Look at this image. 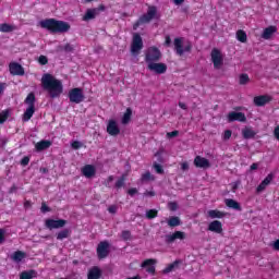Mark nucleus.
Returning a JSON list of instances; mask_svg holds the SVG:
<instances>
[{
    "mask_svg": "<svg viewBox=\"0 0 279 279\" xmlns=\"http://www.w3.org/2000/svg\"><path fill=\"white\" fill-rule=\"evenodd\" d=\"M227 121L229 123H234V121H239L240 123H245V121H247V117H245V113L243 112L231 111L227 116Z\"/></svg>",
    "mask_w": 279,
    "mask_h": 279,
    "instance_id": "nucleus-13",
    "label": "nucleus"
},
{
    "mask_svg": "<svg viewBox=\"0 0 279 279\" xmlns=\"http://www.w3.org/2000/svg\"><path fill=\"white\" fill-rule=\"evenodd\" d=\"M225 204L227 208H231L232 210H238L239 213L243 210V207H241V203L236 202L235 199L226 198Z\"/></svg>",
    "mask_w": 279,
    "mask_h": 279,
    "instance_id": "nucleus-22",
    "label": "nucleus"
},
{
    "mask_svg": "<svg viewBox=\"0 0 279 279\" xmlns=\"http://www.w3.org/2000/svg\"><path fill=\"white\" fill-rule=\"evenodd\" d=\"M136 193H138V190L136 187H132V189L128 190V195H130L131 197H134V195H136Z\"/></svg>",
    "mask_w": 279,
    "mask_h": 279,
    "instance_id": "nucleus-55",
    "label": "nucleus"
},
{
    "mask_svg": "<svg viewBox=\"0 0 279 279\" xmlns=\"http://www.w3.org/2000/svg\"><path fill=\"white\" fill-rule=\"evenodd\" d=\"M24 104L29 108H36V95L34 93H29L25 98Z\"/></svg>",
    "mask_w": 279,
    "mask_h": 279,
    "instance_id": "nucleus-31",
    "label": "nucleus"
},
{
    "mask_svg": "<svg viewBox=\"0 0 279 279\" xmlns=\"http://www.w3.org/2000/svg\"><path fill=\"white\" fill-rule=\"evenodd\" d=\"M41 86L45 90H49L50 97L56 99V97H60L62 95V82L53 77V75L46 73L41 77Z\"/></svg>",
    "mask_w": 279,
    "mask_h": 279,
    "instance_id": "nucleus-1",
    "label": "nucleus"
},
{
    "mask_svg": "<svg viewBox=\"0 0 279 279\" xmlns=\"http://www.w3.org/2000/svg\"><path fill=\"white\" fill-rule=\"evenodd\" d=\"M20 165H22V167H27V165H29V157H23L20 161Z\"/></svg>",
    "mask_w": 279,
    "mask_h": 279,
    "instance_id": "nucleus-50",
    "label": "nucleus"
},
{
    "mask_svg": "<svg viewBox=\"0 0 279 279\" xmlns=\"http://www.w3.org/2000/svg\"><path fill=\"white\" fill-rule=\"evenodd\" d=\"M166 47H169L171 45V37L166 36V41H165Z\"/></svg>",
    "mask_w": 279,
    "mask_h": 279,
    "instance_id": "nucleus-64",
    "label": "nucleus"
},
{
    "mask_svg": "<svg viewBox=\"0 0 279 279\" xmlns=\"http://www.w3.org/2000/svg\"><path fill=\"white\" fill-rule=\"evenodd\" d=\"M158 16V8L156 5H149L147 12L144 13L140 19L133 24V29H138L141 25H147V23H151L154 19Z\"/></svg>",
    "mask_w": 279,
    "mask_h": 279,
    "instance_id": "nucleus-3",
    "label": "nucleus"
},
{
    "mask_svg": "<svg viewBox=\"0 0 279 279\" xmlns=\"http://www.w3.org/2000/svg\"><path fill=\"white\" fill-rule=\"evenodd\" d=\"M16 31V27L12 24H8V23H2L0 24V32H2L3 34H10L11 32Z\"/></svg>",
    "mask_w": 279,
    "mask_h": 279,
    "instance_id": "nucleus-33",
    "label": "nucleus"
},
{
    "mask_svg": "<svg viewBox=\"0 0 279 279\" xmlns=\"http://www.w3.org/2000/svg\"><path fill=\"white\" fill-rule=\"evenodd\" d=\"M272 99L274 98L269 95H259L253 98V104L257 106V108H263V106H267Z\"/></svg>",
    "mask_w": 279,
    "mask_h": 279,
    "instance_id": "nucleus-14",
    "label": "nucleus"
},
{
    "mask_svg": "<svg viewBox=\"0 0 279 279\" xmlns=\"http://www.w3.org/2000/svg\"><path fill=\"white\" fill-rule=\"evenodd\" d=\"M9 117H10L9 110H4V111L0 112V125L5 123V121H8Z\"/></svg>",
    "mask_w": 279,
    "mask_h": 279,
    "instance_id": "nucleus-40",
    "label": "nucleus"
},
{
    "mask_svg": "<svg viewBox=\"0 0 279 279\" xmlns=\"http://www.w3.org/2000/svg\"><path fill=\"white\" fill-rule=\"evenodd\" d=\"M207 230L209 232H215V234H223V223L219 220H214L209 222Z\"/></svg>",
    "mask_w": 279,
    "mask_h": 279,
    "instance_id": "nucleus-18",
    "label": "nucleus"
},
{
    "mask_svg": "<svg viewBox=\"0 0 279 279\" xmlns=\"http://www.w3.org/2000/svg\"><path fill=\"white\" fill-rule=\"evenodd\" d=\"M148 71H151L153 73H156L157 75H163V73H167V63L162 62H154L149 63L147 65Z\"/></svg>",
    "mask_w": 279,
    "mask_h": 279,
    "instance_id": "nucleus-11",
    "label": "nucleus"
},
{
    "mask_svg": "<svg viewBox=\"0 0 279 279\" xmlns=\"http://www.w3.org/2000/svg\"><path fill=\"white\" fill-rule=\"evenodd\" d=\"M156 263H157L156 259H154V258H148V259H145V260L142 263L141 267H142L143 269L146 268L147 274H151V275L154 276V275L156 274V266H154V265H156Z\"/></svg>",
    "mask_w": 279,
    "mask_h": 279,
    "instance_id": "nucleus-17",
    "label": "nucleus"
},
{
    "mask_svg": "<svg viewBox=\"0 0 279 279\" xmlns=\"http://www.w3.org/2000/svg\"><path fill=\"white\" fill-rule=\"evenodd\" d=\"M81 173L84 175V178L90 180L97 175V168L94 165H85L83 168H81Z\"/></svg>",
    "mask_w": 279,
    "mask_h": 279,
    "instance_id": "nucleus-15",
    "label": "nucleus"
},
{
    "mask_svg": "<svg viewBox=\"0 0 279 279\" xmlns=\"http://www.w3.org/2000/svg\"><path fill=\"white\" fill-rule=\"evenodd\" d=\"M96 254L99 260L108 258V256L110 255V243L108 241L99 242L96 248Z\"/></svg>",
    "mask_w": 279,
    "mask_h": 279,
    "instance_id": "nucleus-7",
    "label": "nucleus"
},
{
    "mask_svg": "<svg viewBox=\"0 0 279 279\" xmlns=\"http://www.w3.org/2000/svg\"><path fill=\"white\" fill-rule=\"evenodd\" d=\"M272 248H274L276 252H279V239L276 240V241L272 243Z\"/></svg>",
    "mask_w": 279,
    "mask_h": 279,
    "instance_id": "nucleus-59",
    "label": "nucleus"
},
{
    "mask_svg": "<svg viewBox=\"0 0 279 279\" xmlns=\"http://www.w3.org/2000/svg\"><path fill=\"white\" fill-rule=\"evenodd\" d=\"M242 136H243V138H245L247 141L250 138H254L256 136V132L254 130H252L251 128H244L242 130Z\"/></svg>",
    "mask_w": 279,
    "mask_h": 279,
    "instance_id": "nucleus-32",
    "label": "nucleus"
},
{
    "mask_svg": "<svg viewBox=\"0 0 279 279\" xmlns=\"http://www.w3.org/2000/svg\"><path fill=\"white\" fill-rule=\"evenodd\" d=\"M38 62L39 64H41L43 66H45V64H48L49 63V59L46 57V56H39L38 58Z\"/></svg>",
    "mask_w": 279,
    "mask_h": 279,
    "instance_id": "nucleus-46",
    "label": "nucleus"
},
{
    "mask_svg": "<svg viewBox=\"0 0 279 279\" xmlns=\"http://www.w3.org/2000/svg\"><path fill=\"white\" fill-rule=\"evenodd\" d=\"M41 213H51V208L47 206V203H41Z\"/></svg>",
    "mask_w": 279,
    "mask_h": 279,
    "instance_id": "nucleus-51",
    "label": "nucleus"
},
{
    "mask_svg": "<svg viewBox=\"0 0 279 279\" xmlns=\"http://www.w3.org/2000/svg\"><path fill=\"white\" fill-rule=\"evenodd\" d=\"M274 135H275V138H277V141H279V125L277 128H275Z\"/></svg>",
    "mask_w": 279,
    "mask_h": 279,
    "instance_id": "nucleus-61",
    "label": "nucleus"
},
{
    "mask_svg": "<svg viewBox=\"0 0 279 279\" xmlns=\"http://www.w3.org/2000/svg\"><path fill=\"white\" fill-rule=\"evenodd\" d=\"M101 278V269L97 266L92 267L87 272V279H99Z\"/></svg>",
    "mask_w": 279,
    "mask_h": 279,
    "instance_id": "nucleus-25",
    "label": "nucleus"
},
{
    "mask_svg": "<svg viewBox=\"0 0 279 279\" xmlns=\"http://www.w3.org/2000/svg\"><path fill=\"white\" fill-rule=\"evenodd\" d=\"M25 256H26L25 252H23V251H15L12 254L11 258H12V260H14V263H21V260H23V258H25Z\"/></svg>",
    "mask_w": 279,
    "mask_h": 279,
    "instance_id": "nucleus-35",
    "label": "nucleus"
},
{
    "mask_svg": "<svg viewBox=\"0 0 279 279\" xmlns=\"http://www.w3.org/2000/svg\"><path fill=\"white\" fill-rule=\"evenodd\" d=\"M153 167H154L156 173H158L159 175H162V173H165V169L162 168V166L160 163H154Z\"/></svg>",
    "mask_w": 279,
    "mask_h": 279,
    "instance_id": "nucleus-43",
    "label": "nucleus"
},
{
    "mask_svg": "<svg viewBox=\"0 0 279 279\" xmlns=\"http://www.w3.org/2000/svg\"><path fill=\"white\" fill-rule=\"evenodd\" d=\"M107 132L110 136H119V134H121V129H119V124H117V121L109 120L107 124Z\"/></svg>",
    "mask_w": 279,
    "mask_h": 279,
    "instance_id": "nucleus-19",
    "label": "nucleus"
},
{
    "mask_svg": "<svg viewBox=\"0 0 279 279\" xmlns=\"http://www.w3.org/2000/svg\"><path fill=\"white\" fill-rule=\"evenodd\" d=\"M97 16V9H88L83 16V21H93Z\"/></svg>",
    "mask_w": 279,
    "mask_h": 279,
    "instance_id": "nucleus-34",
    "label": "nucleus"
},
{
    "mask_svg": "<svg viewBox=\"0 0 279 279\" xmlns=\"http://www.w3.org/2000/svg\"><path fill=\"white\" fill-rule=\"evenodd\" d=\"M108 213H110V215H117V206L116 205L109 206Z\"/></svg>",
    "mask_w": 279,
    "mask_h": 279,
    "instance_id": "nucleus-56",
    "label": "nucleus"
},
{
    "mask_svg": "<svg viewBox=\"0 0 279 279\" xmlns=\"http://www.w3.org/2000/svg\"><path fill=\"white\" fill-rule=\"evenodd\" d=\"M168 208H169V210H171L172 213H175V210H178V203H175V202H170V203L168 204Z\"/></svg>",
    "mask_w": 279,
    "mask_h": 279,
    "instance_id": "nucleus-49",
    "label": "nucleus"
},
{
    "mask_svg": "<svg viewBox=\"0 0 279 279\" xmlns=\"http://www.w3.org/2000/svg\"><path fill=\"white\" fill-rule=\"evenodd\" d=\"M114 181V175H109L107 178V180L104 181V186H106L107 189H110V182H113Z\"/></svg>",
    "mask_w": 279,
    "mask_h": 279,
    "instance_id": "nucleus-47",
    "label": "nucleus"
},
{
    "mask_svg": "<svg viewBox=\"0 0 279 279\" xmlns=\"http://www.w3.org/2000/svg\"><path fill=\"white\" fill-rule=\"evenodd\" d=\"M71 236V230L63 229L57 233V241H64V239H69Z\"/></svg>",
    "mask_w": 279,
    "mask_h": 279,
    "instance_id": "nucleus-36",
    "label": "nucleus"
},
{
    "mask_svg": "<svg viewBox=\"0 0 279 279\" xmlns=\"http://www.w3.org/2000/svg\"><path fill=\"white\" fill-rule=\"evenodd\" d=\"M39 25L41 29H47L50 34H66L71 29V24L56 19L41 20Z\"/></svg>",
    "mask_w": 279,
    "mask_h": 279,
    "instance_id": "nucleus-2",
    "label": "nucleus"
},
{
    "mask_svg": "<svg viewBox=\"0 0 279 279\" xmlns=\"http://www.w3.org/2000/svg\"><path fill=\"white\" fill-rule=\"evenodd\" d=\"M223 141H230L232 138V131L226 130L223 135H222Z\"/></svg>",
    "mask_w": 279,
    "mask_h": 279,
    "instance_id": "nucleus-48",
    "label": "nucleus"
},
{
    "mask_svg": "<svg viewBox=\"0 0 279 279\" xmlns=\"http://www.w3.org/2000/svg\"><path fill=\"white\" fill-rule=\"evenodd\" d=\"M52 143L49 140H41L36 143L35 149L36 151H45V149H49L51 147Z\"/></svg>",
    "mask_w": 279,
    "mask_h": 279,
    "instance_id": "nucleus-23",
    "label": "nucleus"
},
{
    "mask_svg": "<svg viewBox=\"0 0 279 279\" xmlns=\"http://www.w3.org/2000/svg\"><path fill=\"white\" fill-rule=\"evenodd\" d=\"M9 71L11 75H25V68H23V65H21L19 62H11L9 64Z\"/></svg>",
    "mask_w": 279,
    "mask_h": 279,
    "instance_id": "nucleus-16",
    "label": "nucleus"
},
{
    "mask_svg": "<svg viewBox=\"0 0 279 279\" xmlns=\"http://www.w3.org/2000/svg\"><path fill=\"white\" fill-rule=\"evenodd\" d=\"M210 56L214 69H221V66H223V54L221 53V50L214 48Z\"/></svg>",
    "mask_w": 279,
    "mask_h": 279,
    "instance_id": "nucleus-10",
    "label": "nucleus"
},
{
    "mask_svg": "<svg viewBox=\"0 0 279 279\" xmlns=\"http://www.w3.org/2000/svg\"><path fill=\"white\" fill-rule=\"evenodd\" d=\"M68 97L71 104H82L86 97L84 96V89L80 87H74L70 89Z\"/></svg>",
    "mask_w": 279,
    "mask_h": 279,
    "instance_id": "nucleus-6",
    "label": "nucleus"
},
{
    "mask_svg": "<svg viewBox=\"0 0 279 279\" xmlns=\"http://www.w3.org/2000/svg\"><path fill=\"white\" fill-rule=\"evenodd\" d=\"M38 278V272L34 269L24 270L20 274V279H34Z\"/></svg>",
    "mask_w": 279,
    "mask_h": 279,
    "instance_id": "nucleus-27",
    "label": "nucleus"
},
{
    "mask_svg": "<svg viewBox=\"0 0 279 279\" xmlns=\"http://www.w3.org/2000/svg\"><path fill=\"white\" fill-rule=\"evenodd\" d=\"M66 226V220L64 219H52L48 218L45 220V228L48 230H60V228H64Z\"/></svg>",
    "mask_w": 279,
    "mask_h": 279,
    "instance_id": "nucleus-9",
    "label": "nucleus"
},
{
    "mask_svg": "<svg viewBox=\"0 0 279 279\" xmlns=\"http://www.w3.org/2000/svg\"><path fill=\"white\" fill-rule=\"evenodd\" d=\"M161 58L162 52H160V49L156 46L149 47L145 52V62L147 65L153 64L154 62H160Z\"/></svg>",
    "mask_w": 279,
    "mask_h": 279,
    "instance_id": "nucleus-5",
    "label": "nucleus"
},
{
    "mask_svg": "<svg viewBox=\"0 0 279 279\" xmlns=\"http://www.w3.org/2000/svg\"><path fill=\"white\" fill-rule=\"evenodd\" d=\"M194 166L197 169H210V161L202 156H196L194 158Z\"/></svg>",
    "mask_w": 279,
    "mask_h": 279,
    "instance_id": "nucleus-20",
    "label": "nucleus"
},
{
    "mask_svg": "<svg viewBox=\"0 0 279 279\" xmlns=\"http://www.w3.org/2000/svg\"><path fill=\"white\" fill-rule=\"evenodd\" d=\"M141 51H143V37H141V34L136 33L131 44V53L132 56H138Z\"/></svg>",
    "mask_w": 279,
    "mask_h": 279,
    "instance_id": "nucleus-8",
    "label": "nucleus"
},
{
    "mask_svg": "<svg viewBox=\"0 0 279 279\" xmlns=\"http://www.w3.org/2000/svg\"><path fill=\"white\" fill-rule=\"evenodd\" d=\"M144 196L145 197H155L156 196V192H154V191H146L144 193Z\"/></svg>",
    "mask_w": 279,
    "mask_h": 279,
    "instance_id": "nucleus-57",
    "label": "nucleus"
},
{
    "mask_svg": "<svg viewBox=\"0 0 279 279\" xmlns=\"http://www.w3.org/2000/svg\"><path fill=\"white\" fill-rule=\"evenodd\" d=\"M35 112H36V107L26 108V110L23 113L22 121H24V123H27V121H29L34 117Z\"/></svg>",
    "mask_w": 279,
    "mask_h": 279,
    "instance_id": "nucleus-26",
    "label": "nucleus"
},
{
    "mask_svg": "<svg viewBox=\"0 0 279 279\" xmlns=\"http://www.w3.org/2000/svg\"><path fill=\"white\" fill-rule=\"evenodd\" d=\"M173 45L177 56H184V53H191L193 51V43L189 40L184 43V38L182 37L174 38Z\"/></svg>",
    "mask_w": 279,
    "mask_h": 279,
    "instance_id": "nucleus-4",
    "label": "nucleus"
},
{
    "mask_svg": "<svg viewBox=\"0 0 279 279\" xmlns=\"http://www.w3.org/2000/svg\"><path fill=\"white\" fill-rule=\"evenodd\" d=\"M128 180V174L123 173L116 182L114 187L116 189H123L125 186V181Z\"/></svg>",
    "mask_w": 279,
    "mask_h": 279,
    "instance_id": "nucleus-37",
    "label": "nucleus"
},
{
    "mask_svg": "<svg viewBox=\"0 0 279 279\" xmlns=\"http://www.w3.org/2000/svg\"><path fill=\"white\" fill-rule=\"evenodd\" d=\"M122 239L123 241H130L132 239V232L130 230L122 231Z\"/></svg>",
    "mask_w": 279,
    "mask_h": 279,
    "instance_id": "nucleus-44",
    "label": "nucleus"
},
{
    "mask_svg": "<svg viewBox=\"0 0 279 279\" xmlns=\"http://www.w3.org/2000/svg\"><path fill=\"white\" fill-rule=\"evenodd\" d=\"M256 169H258V163L257 162L252 163L251 167H250V170L251 171H256Z\"/></svg>",
    "mask_w": 279,
    "mask_h": 279,
    "instance_id": "nucleus-63",
    "label": "nucleus"
},
{
    "mask_svg": "<svg viewBox=\"0 0 279 279\" xmlns=\"http://www.w3.org/2000/svg\"><path fill=\"white\" fill-rule=\"evenodd\" d=\"M247 82H250V75L243 73L240 75V81L239 83L241 84V86H245V84H247Z\"/></svg>",
    "mask_w": 279,
    "mask_h": 279,
    "instance_id": "nucleus-42",
    "label": "nucleus"
},
{
    "mask_svg": "<svg viewBox=\"0 0 279 279\" xmlns=\"http://www.w3.org/2000/svg\"><path fill=\"white\" fill-rule=\"evenodd\" d=\"M158 217V210L157 209H149L146 211V218L147 219H156Z\"/></svg>",
    "mask_w": 279,
    "mask_h": 279,
    "instance_id": "nucleus-41",
    "label": "nucleus"
},
{
    "mask_svg": "<svg viewBox=\"0 0 279 279\" xmlns=\"http://www.w3.org/2000/svg\"><path fill=\"white\" fill-rule=\"evenodd\" d=\"M72 149H80V147H82V143L80 141H74L71 144Z\"/></svg>",
    "mask_w": 279,
    "mask_h": 279,
    "instance_id": "nucleus-54",
    "label": "nucleus"
},
{
    "mask_svg": "<svg viewBox=\"0 0 279 279\" xmlns=\"http://www.w3.org/2000/svg\"><path fill=\"white\" fill-rule=\"evenodd\" d=\"M182 265L181 259H175L173 263L169 264L163 270L162 274H171V271H174V269H178Z\"/></svg>",
    "mask_w": 279,
    "mask_h": 279,
    "instance_id": "nucleus-28",
    "label": "nucleus"
},
{
    "mask_svg": "<svg viewBox=\"0 0 279 279\" xmlns=\"http://www.w3.org/2000/svg\"><path fill=\"white\" fill-rule=\"evenodd\" d=\"M274 181V173H269L256 187V193H263L269 184Z\"/></svg>",
    "mask_w": 279,
    "mask_h": 279,
    "instance_id": "nucleus-21",
    "label": "nucleus"
},
{
    "mask_svg": "<svg viewBox=\"0 0 279 279\" xmlns=\"http://www.w3.org/2000/svg\"><path fill=\"white\" fill-rule=\"evenodd\" d=\"M276 32H278V28L276 26H268L264 29L262 38H264V40H269L271 36L276 34Z\"/></svg>",
    "mask_w": 279,
    "mask_h": 279,
    "instance_id": "nucleus-24",
    "label": "nucleus"
},
{
    "mask_svg": "<svg viewBox=\"0 0 279 279\" xmlns=\"http://www.w3.org/2000/svg\"><path fill=\"white\" fill-rule=\"evenodd\" d=\"M208 217H210V219H223V217H226V211L211 209L208 211Z\"/></svg>",
    "mask_w": 279,
    "mask_h": 279,
    "instance_id": "nucleus-29",
    "label": "nucleus"
},
{
    "mask_svg": "<svg viewBox=\"0 0 279 279\" xmlns=\"http://www.w3.org/2000/svg\"><path fill=\"white\" fill-rule=\"evenodd\" d=\"M142 180H143L144 182H147V181H149V180H154V177L151 175V172L147 171V172H145L144 174H142Z\"/></svg>",
    "mask_w": 279,
    "mask_h": 279,
    "instance_id": "nucleus-45",
    "label": "nucleus"
},
{
    "mask_svg": "<svg viewBox=\"0 0 279 279\" xmlns=\"http://www.w3.org/2000/svg\"><path fill=\"white\" fill-rule=\"evenodd\" d=\"M131 120H132V108H128L122 117L123 125H128V123H130Z\"/></svg>",
    "mask_w": 279,
    "mask_h": 279,
    "instance_id": "nucleus-38",
    "label": "nucleus"
},
{
    "mask_svg": "<svg viewBox=\"0 0 279 279\" xmlns=\"http://www.w3.org/2000/svg\"><path fill=\"white\" fill-rule=\"evenodd\" d=\"M64 51L66 52H71L73 51V46L71 44H66L64 47H63Z\"/></svg>",
    "mask_w": 279,
    "mask_h": 279,
    "instance_id": "nucleus-58",
    "label": "nucleus"
},
{
    "mask_svg": "<svg viewBox=\"0 0 279 279\" xmlns=\"http://www.w3.org/2000/svg\"><path fill=\"white\" fill-rule=\"evenodd\" d=\"M167 223L169 228H178V226H182V220L178 216H171Z\"/></svg>",
    "mask_w": 279,
    "mask_h": 279,
    "instance_id": "nucleus-30",
    "label": "nucleus"
},
{
    "mask_svg": "<svg viewBox=\"0 0 279 279\" xmlns=\"http://www.w3.org/2000/svg\"><path fill=\"white\" fill-rule=\"evenodd\" d=\"M236 38L240 43H247V33L243 29L236 32Z\"/></svg>",
    "mask_w": 279,
    "mask_h": 279,
    "instance_id": "nucleus-39",
    "label": "nucleus"
},
{
    "mask_svg": "<svg viewBox=\"0 0 279 279\" xmlns=\"http://www.w3.org/2000/svg\"><path fill=\"white\" fill-rule=\"evenodd\" d=\"M186 239V233L184 231H174L172 234L166 235V243L168 245H171V243H174L175 241H184Z\"/></svg>",
    "mask_w": 279,
    "mask_h": 279,
    "instance_id": "nucleus-12",
    "label": "nucleus"
},
{
    "mask_svg": "<svg viewBox=\"0 0 279 279\" xmlns=\"http://www.w3.org/2000/svg\"><path fill=\"white\" fill-rule=\"evenodd\" d=\"M182 171H189V162L184 161L181 163Z\"/></svg>",
    "mask_w": 279,
    "mask_h": 279,
    "instance_id": "nucleus-60",
    "label": "nucleus"
},
{
    "mask_svg": "<svg viewBox=\"0 0 279 279\" xmlns=\"http://www.w3.org/2000/svg\"><path fill=\"white\" fill-rule=\"evenodd\" d=\"M2 243H5V230L4 229H0V245H2Z\"/></svg>",
    "mask_w": 279,
    "mask_h": 279,
    "instance_id": "nucleus-52",
    "label": "nucleus"
},
{
    "mask_svg": "<svg viewBox=\"0 0 279 279\" xmlns=\"http://www.w3.org/2000/svg\"><path fill=\"white\" fill-rule=\"evenodd\" d=\"M180 134V131H172L167 133V138H175Z\"/></svg>",
    "mask_w": 279,
    "mask_h": 279,
    "instance_id": "nucleus-53",
    "label": "nucleus"
},
{
    "mask_svg": "<svg viewBox=\"0 0 279 279\" xmlns=\"http://www.w3.org/2000/svg\"><path fill=\"white\" fill-rule=\"evenodd\" d=\"M16 191H19V187H17L15 184H13V185L10 187L9 193H16Z\"/></svg>",
    "mask_w": 279,
    "mask_h": 279,
    "instance_id": "nucleus-62",
    "label": "nucleus"
}]
</instances>
